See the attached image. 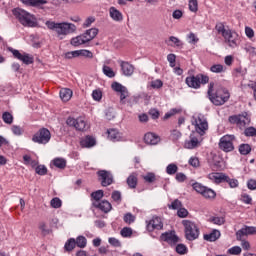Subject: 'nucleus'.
<instances>
[{"label": "nucleus", "mask_w": 256, "mask_h": 256, "mask_svg": "<svg viewBox=\"0 0 256 256\" xmlns=\"http://www.w3.org/2000/svg\"><path fill=\"white\" fill-rule=\"evenodd\" d=\"M66 124L69 125V127H74L76 131H87L89 129V125L87 124V120H85V117H68L66 120Z\"/></svg>", "instance_id": "obj_8"}, {"label": "nucleus", "mask_w": 256, "mask_h": 256, "mask_svg": "<svg viewBox=\"0 0 256 256\" xmlns=\"http://www.w3.org/2000/svg\"><path fill=\"white\" fill-rule=\"evenodd\" d=\"M146 229L150 233L153 231H161L163 229V221L161 220V217L154 216L151 220L146 221Z\"/></svg>", "instance_id": "obj_14"}, {"label": "nucleus", "mask_w": 256, "mask_h": 256, "mask_svg": "<svg viewBox=\"0 0 256 256\" xmlns=\"http://www.w3.org/2000/svg\"><path fill=\"white\" fill-rule=\"evenodd\" d=\"M247 228L244 226L242 229L238 230L236 232V239L237 241H243V237L247 236Z\"/></svg>", "instance_id": "obj_43"}, {"label": "nucleus", "mask_w": 256, "mask_h": 256, "mask_svg": "<svg viewBox=\"0 0 256 256\" xmlns=\"http://www.w3.org/2000/svg\"><path fill=\"white\" fill-rule=\"evenodd\" d=\"M207 179H209V181L212 183L219 185L220 183H224L225 173L212 172L207 175Z\"/></svg>", "instance_id": "obj_19"}, {"label": "nucleus", "mask_w": 256, "mask_h": 256, "mask_svg": "<svg viewBox=\"0 0 256 256\" xmlns=\"http://www.w3.org/2000/svg\"><path fill=\"white\" fill-rule=\"evenodd\" d=\"M10 51L16 59L22 61V63H24L25 65H31V63H33L34 61L33 56H31V54L25 52L21 53L19 52V50L15 49H10Z\"/></svg>", "instance_id": "obj_16"}, {"label": "nucleus", "mask_w": 256, "mask_h": 256, "mask_svg": "<svg viewBox=\"0 0 256 256\" xmlns=\"http://www.w3.org/2000/svg\"><path fill=\"white\" fill-rule=\"evenodd\" d=\"M199 145V139L195 137V135L191 134L190 135V140H186L184 143V148L185 149H195V147H198Z\"/></svg>", "instance_id": "obj_27"}, {"label": "nucleus", "mask_w": 256, "mask_h": 256, "mask_svg": "<svg viewBox=\"0 0 256 256\" xmlns=\"http://www.w3.org/2000/svg\"><path fill=\"white\" fill-rule=\"evenodd\" d=\"M244 51H246V53H249L252 57H256V48L251 44H245Z\"/></svg>", "instance_id": "obj_46"}, {"label": "nucleus", "mask_w": 256, "mask_h": 256, "mask_svg": "<svg viewBox=\"0 0 256 256\" xmlns=\"http://www.w3.org/2000/svg\"><path fill=\"white\" fill-rule=\"evenodd\" d=\"M239 152L241 155H249L251 153V145L249 144L240 145Z\"/></svg>", "instance_id": "obj_39"}, {"label": "nucleus", "mask_w": 256, "mask_h": 256, "mask_svg": "<svg viewBox=\"0 0 256 256\" xmlns=\"http://www.w3.org/2000/svg\"><path fill=\"white\" fill-rule=\"evenodd\" d=\"M120 234L122 235V237H131L133 235V229L129 228V227H124Z\"/></svg>", "instance_id": "obj_57"}, {"label": "nucleus", "mask_w": 256, "mask_h": 256, "mask_svg": "<svg viewBox=\"0 0 256 256\" xmlns=\"http://www.w3.org/2000/svg\"><path fill=\"white\" fill-rule=\"evenodd\" d=\"M46 26L51 31H55L60 39H63V37H67V35H71V33H75V31H77V26H75V24L67 22L55 23L47 21Z\"/></svg>", "instance_id": "obj_2"}, {"label": "nucleus", "mask_w": 256, "mask_h": 256, "mask_svg": "<svg viewBox=\"0 0 256 256\" xmlns=\"http://www.w3.org/2000/svg\"><path fill=\"white\" fill-rule=\"evenodd\" d=\"M221 237V232L217 229L211 231V233L204 234L203 239L204 241H209V243H213L217 241Z\"/></svg>", "instance_id": "obj_23"}, {"label": "nucleus", "mask_w": 256, "mask_h": 256, "mask_svg": "<svg viewBox=\"0 0 256 256\" xmlns=\"http://www.w3.org/2000/svg\"><path fill=\"white\" fill-rule=\"evenodd\" d=\"M85 43L87 42L83 34L72 38L70 41V45H72L73 47H80V45H85Z\"/></svg>", "instance_id": "obj_31"}, {"label": "nucleus", "mask_w": 256, "mask_h": 256, "mask_svg": "<svg viewBox=\"0 0 256 256\" xmlns=\"http://www.w3.org/2000/svg\"><path fill=\"white\" fill-rule=\"evenodd\" d=\"M169 41H170V43H173V45H175V47H183V42L175 36H170Z\"/></svg>", "instance_id": "obj_56"}, {"label": "nucleus", "mask_w": 256, "mask_h": 256, "mask_svg": "<svg viewBox=\"0 0 256 256\" xmlns=\"http://www.w3.org/2000/svg\"><path fill=\"white\" fill-rule=\"evenodd\" d=\"M71 97H73V91L69 88H62L60 90V99L62 101L67 102L71 100Z\"/></svg>", "instance_id": "obj_30"}, {"label": "nucleus", "mask_w": 256, "mask_h": 256, "mask_svg": "<svg viewBox=\"0 0 256 256\" xmlns=\"http://www.w3.org/2000/svg\"><path fill=\"white\" fill-rule=\"evenodd\" d=\"M92 205L96 209H99L100 211H102V213H109V211L113 209V206H111L110 202L107 200L93 201Z\"/></svg>", "instance_id": "obj_17"}, {"label": "nucleus", "mask_w": 256, "mask_h": 256, "mask_svg": "<svg viewBox=\"0 0 256 256\" xmlns=\"http://www.w3.org/2000/svg\"><path fill=\"white\" fill-rule=\"evenodd\" d=\"M152 89H161L163 87V81L156 79L151 82Z\"/></svg>", "instance_id": "obj_61"}, {"label": "nucleus", "mask_w": 256, "mask_h": 256, "mask_svg": "<svg viewBox=\"0 0 256 256\" xmlns=\"http://www.w3.org/2000/svg\"><path fill=\"white\" fill-rule=\"evenodd\" d=\"M247 187L248 189H250L251 191H255L256 189V180L255 179H250L247 182Z\"/></svg>", "instance_id": "obj_63"}, {"label": "nucleus", "mask_w": 256, "mask_h": 256, "mask_svg": "<svg viewBox=\"0 0 256 256\" xmlns=\"http://www.w3.org/2000/svg\"><path fill=\"white\" fill-rule=\"evenodd\" d=\"M188 7L191 13H197L199 11V2L197 0H189Z\"/></svg>", "instance_id": "obj_35"}, {"label": "nucleus", "mask_w": 256, "mask_h": 256, "mask_svg": "<svg viewBox=\"0 0 256 256\" xmlns=\"http://www.w3.org/2000/svg\"><path fill=\"white\" fill-rule=\"evenodd\" d=\"M229 121L237 125L239 129H245V127H247V125L251 123V117H249V114H247V112H243L239 115L230 116Z\"/></svg>", "instance_id": "obj_11"}, {"label": "nucleus", "mask_w": 256, "mask_h": 256, "mask_svg": "<svg viewBox=\"0 0 256 256\" xmlns=\"http://www.w3.org/2000/svg\"><path fill=\"white\" fill-rule=\"evenodd\" d=\"M11 131L14 135H17V136L23 135V128H21V126L13 125L11 127Z\"/></svg>", "instance_id": "obj_59"}, {"label": "nucleus", "mask_w": 256, "mask_h": 256, "mask_svg": "<svg viewBox=\"0 0 256 256\" xmlns=\"http://www.w3.org/2000/svg\"><path fill=\"white\" fill-rule=\"evenodd\" d=\"M12 13L24 27H35L37 24L35 16L23 9L15 8Z\"/></svg>", "instance_id": "obj_4"}, {"label": "nucleus", "mask_w": 256, "mask_h": 256, "mask_svg": "<svg viewBox=\"0 0 256 256\" xmlns=\"http://www.w3.org/2000/svg\"><path fill=\"white\" fill-rule=\"evenodd\" d=\"M186 85L191 89H199L201 85L209 83V76L204 74H197L196 76H188L185 80Z\"/></svg>", "instance_id": "obj_7"}, {"label": "nucleus", "mask_w": 256, "mask_h": 256, "mask_svg": "<svg viewBox=\"0 0 256 256\" xmlns=\"http://www.w3.org/2000/svg\"><path fill=\"white\" fill-rule=\"evenodd\" d=\"M224 183H228L231 189H237V187H239V180L235 178H230L226 174L224 176Z\"/></svg>", "instance_id": "obj_32"}, {"label": "nucleus", "mask_w": 256, "mask_h": 256, "mask_svg": "<svg viewBox=\"0 0 256 256\" xmlns=\"http://www.w3.org/2000/svg\"><path fill=\"white\" fill-rule=\"evenodd\" d=\"M177 171H179V167H177L174 163H171L166 167V173L168 175H175Z\"/></svg>", "instance_id": "obj_40"}, {"label": "nucleus", "mask_w": 256, "mask_h": 256, "mask_svg": "<svg viewBox=\"0 0 256 256\" xmlns=\"http://www.w3.org/2000/svg\"><path fill=\"white\" fill-rule=\"evenodd\" d=\"M111 88L116 93H120V103L125 105V99L129 97V90H127V87L123 86V84L119 82H114L112 83Z\"/></svg>", "instance_id": "obj_13"}, {"label": "nucleus", "mask_w": 256, "mask_h": 256, "mask_svg": "<svg viewBox=\"0 0 256 256\" xmlns=\"http://www.w3.org/2000/svg\"><path fill=\"white\" fill-rule=\"evenodd\" d=\"M99 33V30L97 28H91L89 30H87L83 35L86 43H89V41H93L94 37H97Z\"/></svg>", "instance_id": "obj_29"}, {"label": "nucleus", "mask_w": 256, "mask_h": 256, "mask_svg": "<svg viewBox=\"0 0 256 256\" xmlns=\"http://www.w3.org/2000/svg\"><path fill=\"white\" fill-rule=\"evenodd\" d=\"M187 39H188V43H190V45H195V44L199 43V38H197V36L193 32H191L190 34L187 35Z\"/></svg>", "instance_id": "obj_48"}, {"label": "nucleus", "mask_w": 256, "mask_h": 256, "mask_svg": "<svg viewBox=\"0 0 256 256\" xmlns=\"http://www.w3.org/2000/svg\"><path fill=\"white\" fill-rule=\"evenodd\" d=\"M75 247H77L75 238H69L64 245L65 251H68V252L73 251V249H75Z\"/></svg>", "instance_id": "obj_33"}, {"label": "nucleus", "mask_w": 256, "mask_h": 256, "mask_svg": "<svg viewBox=\"0 0 256 256\" xmlns=\"http://www.w3.org/2000/svg\"><path fill=\"white\" fill-rule=\"evenodd\" d=\"M102 71L104 73V75H106V77H109L110 79H113V77H115V72L113 71V69L107 65H104L102 68Z\"/></svg>", "instance_id": "obj_38"}, {"label": "nucleus", "mask_w": 256, "mask_h": 256, "mask_svg": "<svg viewBox=\"0 0 256 256\" xmlns=\"http://www.w3.org/2000/svg\"><path fill=\"white\" fill-rule=\"evenodd\" d=\"M92 99H94V101H101V99H103V92L99 89L93 90Z\"/></svg>", "instance_id": "obj_49"}, {"label": "nucleus", "mask_w": 256, "mask_h": 256, "mask_svg": "<svg viewBox=\"0 0 256 256\" xmlns=\"http://www.w3.org/2000/svg\"><path fill=\"white\" fill-rule=\"evenodd\" d=\"M182 225L184 226L185 237L188 241H195V239H199V226L195 222L191 220H183Z\"/></svg>", "instance_id": "obj_6"}, {"label": "nucleus", "mask_w": 256, "mask_h": 256, "mask_svg": "<svg viewBox=\"0 0 256 256\" xmlns=\"http://www.w3.org/2000/svg\"><path fill=\"white\" fill-rule=\"evenodd\" d=\"M248 235H256V226H245Z\"/></svg>", "instance_id": "obj_64"}, {"label": "nucleus", "mask_w": 256, "mask_h": 256, "mask_svg": "<svg viewBox=\"0 0 256 256\" xmlns=\"http://www.w3.org/2000/svg\"><path fill=\"white\" fill-rule=\"evenodd\" d=\"M215 29L218 35H221L225 41V43L231 49H235V47H239V34L235 32V30H231L230 28L225 27L223 22H218L215 26Z\"/></svg>", "instance_id": "obj_1"}, {"label": "nucleus", "mask_w": 256, "mask_h": 256, "mask_svg": "<svg viewBox=\"0 0 256 256\" xmlns=\"http://www.w3.org/2000/svg\"><path fill=\"white\" fill-rule=\"evenodd\" d=\"M135 215L132 213L128 212L124 215L123 220L127 225H131V223H135Z\"/></svg>", "instance_id": "obj_44"}, {"label": "nucleus", "mask_w": 256, "mask_h": 256, "mask_svg": "<svg viewBox=\"0 0 256 256\" xmlns=\"http://www.w3.org/2000/svg\"><path fill=\"white\" fill-rule=\"evenodd\" d=\"M109 15L111 20L116 23H121V21H123V13L113 6L109 8Z\"/></svg>", "instance_id": "obj_22"}, {"label": "nucleus", "mask_w": 256, "mask_h": 256, "mask_svg": "<svg viewBox=\"0 0 256 256\" xmlns=\"http://www.w3.org/2000/svg\"><path fill=\"white\" fill-rule=\"evenodd\" d=\"M32 141L39 145H47L51 141V132L47 128H42L33 135Z\"/></svg>", "instance_id": "obj_12"}, {"label": "nucleus", "mask_w": 256, "mask_h": 256, "mask_svg": "<svg viewBox=\"0 0 256 256\" xmlns=\"http://www.w3.org/2000/svg\"><path fill=\"white\" fill-rule=\"evenodd\" d=\"M96 143L97 142L93 136H86L80 140L81 147H85L87 149H90V147H95Z\"/></svg>", "instance_id": "obj_26"}, {"label": "nucleus", "mask_w": 256, "mask_h": 256, "mask_svg": "<svg viewBox=\"0 0 256 256\" xmlns=\"http://www.w3.org/2000/svg\"><path fill=\"white\" fill-rule=\"evenodd\" d=\"M211 223H214V225H224L225 224V218L224 217H212L210 219Z\"/></svg>", "instance_id": "obj_55"}, {"label": "nucleus", "mask_w": 256, "mask_h": 256, "mask_svg": "<svg viewBox=\"0 0 256 256\" xmlns=\"http://www.w3.org/2000/svg\"><path fill=\"white\" fill-rule=\"evenodd\" d=\"M2 119L4 123H7V125H11V123H13V115L9 112H4L2 114Z\"/></svg>", "instance_id": "obj_47"}, {"label": "nucleus", "mask_w": 256, "mask_h": 256, "mask_svg": "<svg viewBox=\"0 0 256 256\" xmlns=\"http://www.w3.org/2000/svg\"><path fill=\"white\" fill-rule=\"evenodd\" d=\"M162 241L169 243V245H175L179 242V237L175 235V232H166L161 235Z\"/></svg>", "instance_id": "obj_20"}, {"label": "nucleus", "mask_w": 256, "mask_h": 256, "mask_svg": "<svg viewBox=\"0 0 256 256\" xmlns=\"http://www.w3.org/2000/svg\"><path fill=\"white\" fill-rule=\"evenodd\" d=\"M50 205L53 209H61L63 202L59 199V197H55L50 201Z\"/></svg>", "instance_id": "obj_42"}, {"label": "nucleus", "mask_w": 256, "mask_h": 256, "mask_svg": "<svg viewBox=\"0 0 256 256\" xmlns=\"http://www.w3.org/2000/svg\"><path fill=\"white\" fill-rule=\"evenodd\" d=\"M35 171L37 175H47V167L45 165H38Z\"/></svg>", "instance_id": "obj_58"}, {"label": "nucleus", "mask_w": 256, "mask_h": 256, "mask_svg": "<svg viewBox=\"0 0 256 256\" xmlns=\"http://www.w3.org/2000/svg\"><path fill=\"white\" fill-rule=\"evenodd\" d=\"M38 227H39L42 235H49V233L51 232V230H49V228H47V224L45 222H40Z\"/></svg>", "instance_id": "obj_53"}, {"label": "nucleus", "mask_w": 256, "mask_h": 256, "mask_svg": "<svg viewBox=\"0 0 256 256\" xmlns=\"http://www.w3.org/2000/svg\"><path fill=\"white\" fill-rule=\"evenodd\" d=\"M120 67L122 74L125 75V77H131V75L135 73V67L129 62L120 61Z\"/></svg>", "instance_id": "obj_18"}, {"label": "nucleus", "mask_w": 256, "mask_h": 256, "mask_svg": "<svg viewBox=\"0 0 256 256\" xmlns=\"http://www.w3.org/2000/svg\"><path fill=\"white\" fill-rule=\"evenodd\" d=\"M144 141L147 145H157L161 141V138L153 132H148L144 135Z\"/></svg>", "instance_id": "obj_21"}, {"label": "nucleus", "mask_w": 256, "mask_h": 256, "mask_svg": "<svg viewBox=\"0 0 256 256\" xmlns=\"http://www.w3.org/2000/svg\"><path fill=\"white\" fill-rule=\"evenodd\" d=\"M103 190H97L91 194L93 201H101L103 199Z\"/></svg>", "instance_id": "obj_51"}, {"label": "nucleus", "mask_w": 256, "mask_h": 256, "mask_svg": "<svg viewBox=\"0 0 256 256\" xmlns=\"http://www.w3.org/2000/svg\"><path fill=\"white\" fill-rule=\"evenodd\" d=\"M177 60V56L175 54H168L167 61L170 63V67H175V61Z\"/></svg>", "instance_id": "obj_62"}, {"label": "nucleus", "mask_w": 256, "mask_h": 256, "mask_svg": "<svg viewBox=\"0 0 256 256\" xmlns=\"http://www.w3.org/2000/svg\"><path fill=\"white\" fill-rule=\"evenodd\" d=\"M78 57H85L86 59H93V52L89 50H77Z\"/></svg>", "instance_id": "obj_37"}, {"label": "nucleus", "mask_w": 256, "mask_h": 256, "mask_svg": "<svg viewBox=\"0 0 256 256\" xmlns=\"http://www.w3.org/2000/svg\"><path fill=\"white\" fill-rule=\"evenodd\" d=\"M75 243L80 249H85L87 247V238H85V236H78Z\"/></svg>", "instance_id": "obj_34"}, {"label": "nucleus", "mask_w": 256, "mask_h": 256, "mask_svg": "<svg viewBox=\"0 0 256 256\" xmlns=\"http://www.w3.org/2000/svg\"><path fill=\"white\" fill-rule=\"evenodd\" d=\"M235 142V135H224L220 138L219 149L225 153H231L235 149L233 143Z\"/></svg>", "instance_id": "obj_10"}, {"label": "nucleus", "mask_w": 256, "mask_h": 256, "mask_svg": "<svg viewBox=\"0 0 256 256\" xmlns=\"http://www.w3.org/2000/svg\"><path fill=\"white\" fill-rule=\"evenodd\" d=\"M229 255H241V247L233 246L232 248L228 249Z\"/></svg>", "instance_id": "obj_60"}, {"label": "nucleus", "mask_w": 256, "mask_h": 256, "mask_svg": "<svg viewBox=\"0 0 256 256\" xmlns=\"http://www.w3.org/2000/svg\"><path fill=\"white\" fill-rule=\"evenodd\" d=\"M51 169L56 167V169H65L67 167V160L65 158H54L50 163Z\"/></svg>", "instance_id": "obj_24"}, {"label": "nucleus", "mask_w": 256, "mask_h": 256, "mask_svg": "<svg viewBox=\"0 0 256 256\" xmlns=\"http://www.w3.org/2000/svg\"><path fill=\"white\" fill-rule=\"evenodd\" d=\"M127 185L130 189H135V187H137V176H135V174H132L127 178Z\"/></svg>", "instance_id": "obj_36"}, {"label": "nucleus", "mask_w": 256, "mask_h": 256, "mask_svg": "<svg viewBox=\"0 0 256 256\" xmlns=\"http://www.w3.org/2000/svg\"><path fill=\"white\" fill-rule=\"evenodd\" d=\"M180 137H182V134L179 130H172L170 134V139L172 141H179Z\"/></svg>", "instance_id": "obj_54"}, {"label": "nucleus", "mask_w": 256, "mask_h": 256, "mask_svg": "<svg viewBox=\"0 0 256 256\" xmlns=\"http://www.w3.org/2000/svg\"><path fill=\"white\" fill-rule=\"evenodd\" d=\"M191 123L194 125L196 133H198L200 136L205 135L209 129V123L203 114H194L192 116Z\"/></svg>", "instance_id": "obj_5"}, {"label": "nucleus", "mask_w": 256, "mask_h": 256, "mask_svg": "<svg viewBox=\"0 0 256 256\" xmlns=\"http://www.w3.org/2000/svg\"><path fill=\"white\" fill-rule=\"evenodd\" d=\"M24 5H28L29 7H43V5H47L46 0H20Z\"/></svg>", "instance_id": "obj_28"}, {"label": "nucleus", "mask_w": 256, "mask_h": 256, "mask_svg": "<svg viewBox=\"0 0 256 256\" xmlns=\"http://www.w3.org/2000/svg\"><path fill=\"white\" fill-rule=\"evenodd\" d=\"M210 71L212 73H224L225 71V66L221 64H214L210 67Z\"/></svg>", "instance_id": "obj_41"}, {"label": "nucleus", "mask_w": 256, "mask_h": 256, "mask_svg": "<svg viewBox=\"0 0 256 256\" xmlns=\"http://www.w3.org/2000/svg\"><path fill=\"white\" fill-rule=\"evenodd\" d=\"M213 87H215V83L211 82L208 85V96L210 101L217 106L225 105V103L229 101L231 94H229V91L225 88H218L215 94H213Z\"/></svg>", "instance_id": "obj_3"}, {"label": "nucleus", "mask_w": 256, "mask_h": 256, "mask_svg": "<svg viewBox=\"0 0 256 256\" xmlns=\"http://www.w3.org/2000/svg\"><path fill=\"white\" fill-rule=\"evenodd\" d=\"M192 187H193L194 191H196V193H199L205 199H215V197H217V193H215L213 189H211L199 182L193 183Z\"/></svg>", "instance_id": "obj_9"}, {"label": "nucleus", "mask_w": 256, "mask_h": 256, "mask_svg": "<svg viewBox=\"0 0 256 256\" xmlns=\"http://www.w3.org/2000/svg\"><path fill=\"white\" fill-rule=\"evenodd\" d=\"M99 177V181H101L102 187H109V185L113 184V174L106 170H100L97 172Z\"/></svg>", "instance_id": "obj_15"}, {"label": "nucleus", "mask_w": 256, "mask_h": 256, "mask_svg": "<svg viewBox=\"0 0 256 256\" xmlns=\"http://www.w3.org/2000/svg\"><path fill=\"white\" fill-rule=\"evenodd\" d=\"M177 113H181V108H172L164 115V119H169L173 117V115H177Z\"/></svg>", "instance_id": "obj_50"}, {"label": "nucleus", "mask_w": 256, "mask_h": 256, "mask_svg": "<svg viewBox=\"0 0 256 256\" xmlns=\"http://www.w3.org/2000/svg\"><path fill=\"white\" fill-rule=\"evenodd\" d=\"M244 135L246 137H256V129L255 127H248L244 130Z\"/></svg>", "instance_id": "obj_52"}, {"label": "nucleus", "mask_w": 256, "mask_h": 256, "mask_svg": "<svg viewBox=\"0 0 256 256\" xmlns=\"http://www.w3.org/2000/svg\"><path fill=\"white\" fill-rule=\"evenodd\" d=\"M176 253H178V255H187V246L185 244H178L175 248Z\"/></svg>", "instance_id": "obj_45"}, {"label": "nucleus", "mask_w": 256, "mask_h": 256, "mask_svg": "<svg viewBox=\"0 0 256 256\" xmlns=\"http://www.w3.org/2000/svg\"><path fill=\"white\" fill-rule=\"evenodd\" d=\"M107 133H108V139L113 143H117V141H123V137L121 136V133H119L117 129H110L107 131Z\"/></svg>", "instance_id": "obj_25"}]
</instances>
